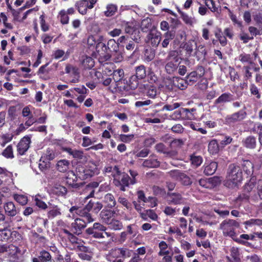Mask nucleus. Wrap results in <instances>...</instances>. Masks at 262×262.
I'll return each instance as SVG.
<instances>
[{
  "label": "nucleus",
  "instance_id": "30",
  "mask_svg": "<svg viewBox=\"0 0 262 262\" xmlns=\"http://www.w3.org/2000/svg\"><path fill=\"white\" fill-rule=\"evenodd\" d=\"M233 100V96L230 93H224L215 100V103L216 104L224 103L231 102Z\"/></svg>",
  "mask_w": 262,
  "mask_h": 262
},
{
  "label": "nucleus",
  "instance_id": "9",
  "mask_svg": "<svg viewBox=\"0 0 262 262\" xmlns=\"http://www.w3.org/2000/svg\"><path fill=\"white\" fill-rule=\"evenodd\" d=\"M76 171L79 173H77L78 177L83 180L89 178L99 173V170L95 165L90 166L89 168H86L82 166L78 167L76 169Z\"/></svg>",
  "mask_w": 262,
  "mask_h": 262
},
{
  "label": "nucleus",
  "instance_id": "6",
  "mask_svg": "<svg viewBox=\"0 0 262 262\" xmlns=\"http://www.w3.org/2000/svg\"><path fill=\"white\" fill-rule=\"evenodd\" d=\"M70 213L68 217L75 219L78 218L77 216L81 217H85L88 222H94L95 220L90 213L85 211V207L81 208L78 206H72L69 210Z\"/></svg>",
  "mask_w": 262,
  "mask_h": 262
},
{
  "label": "nucleus",
  "instance_id": "24",
  "mask_svg": "<svg viewBox=\"0 0 262 262\" xmlns=\"http://www.w3.org/2000/svg\"><path fill=\"white\" fill-rule=\"evenodd\" d=\"M142 165L148 168H156L160 165V162L158 160L156 156L152 155L149 156L147 159L145 160L142 163Z\"/></svg>",
  "mask_w": 262,
  "mask_h": 262
},
{
  "label": "nucleus",
  "instance_id": "50",
  "mask_svg": "<svg viewBox=\"0 0 262 262\" xmlns=\"http://www.w3.org/2000/svg\"><path fill=\"white\" fill-rule=\"evenodd\" d=\"M190 160L191 164L195 167L199 166L203 161L202 158L201 156L195 155L190 156Z\"/></svg>",
  "mask_w": 262,
  "mask_h": 262
},
{
  "label": "nucleus",
  "instance_id": "63",
  "mask_svg": "<svg viewBox=\"0 0 262 262\" xmlns=\"http://www.w3.org/2000/svg\"><path fill=\"white\" fill-rule=\"evenodd\" d=\"M253 126L251 129L252 132L254 133H257L260 135L261 133L262 134V124L259 122H253Z\"/></svg>",
  "mask_w": 262,
  "mask_h": 262
},
{
  "label": "nucleus",
  "instance_id": "51",
  "mask_svg": "<svg viewBox=\"0 0 262 262\" xmlns=\"http://www.w3.org/2000/svg\"><path fill=\"white\" fill-rule=\"evenodd\" d=\"M54 192L59 196H63L67 194V189L64 186L58 185L54 188Z\"/></svg>",
  "mask_w": 262,
  "mask_h": 262
},
{
  "label": "nucleus",
  "instance_id": "40",
  "mask_svg": "<svg viewBox=\"0 0 262 262\" xmlns=\"http://www.w3.org/2000/svg\"><path fill=\"white\" fill-rule=\"evenodd\" d=\"M107 225L109 226L110 229L114 230H119L123 227L122 223L114 218L112 219V221L107 223Z\"/></svg>",
  "mask_w": 262,
  "mask_h": 262
},
{
  "label": "nucleus",
  "instance_id": "62",
  "mask_svg": "<svg viewBox=\"0 0 262 262\" xmlns=\"http://www.w3.org/2000/svg\"><path fill=\"white\" fill-rule=\"evenodd\" d=\"M2 155L6 158H13L14 156L12 146H7L2 152Z\"/></svg>",
  "mask_w": 262,
  "mask_h": 262
},
{
  "label": "nucleus",
  "instance_id": "38",
  "mask_svg": "<svg viewBox=\"0 0 262 262\" xmlns=\"http://www.w3.org/2000/svg\"><path fill=\"white\" fill-rule=\"evenodd\" d=\"M43 196L37 194L33 196L35 205L41 209H46L48 208L47 205L42 201Z\"/></svg>",
  "mask_w": 262,
  "mask_h": 262
},
{
  "label": "nucleus",
  "instance_id": "29",
  "mask_svg": "<svg viewBox=\"0 0 262 262\" xmlns=\"http://www.w3.org/2000/svg\"><path fill=\"white\" fill-rule=\"evenodd\" d=\"M217 164L215 162L205 163L204 165V172L206 175H212L216 170Z\"/></svg>",
  "mask_w": 262,
  "mask_h": 262
},
{
  "label": "nucleus",
  "instance_id": "16",
  "mask_svg": "<svg viewBox=\"0 0 262 262\" xmlns=\"http://www.w3.org/2000/svg\"><path fill=\"white\" fill-rule=\"evenodd\" d=\"M247 114L244 110H240L239 111L234 113L233 114L228 116L226 118V121L230 125L243 120L246 117Z\"/></svg>",
  "mask_w": 262,
  "mask_h": 262
},
{
  "label": "nucleus",
  "instance_id": "34",
  "mask_svg": "<svg viewBox=\"0 0 262 262\" xmlns=\"http://www.w3.org/2000/svg\"><path fill=\"white\" fill-rule=\"evenodd\" d=\"M61 214L60 209L57 206H52L49 207L47 216L49 219H52Z\"/></svg>",
  "mask_w": 262,
  "mask_h": 262
},
{
  "label": "nucleus",
  "instance_id": "58",
  "mask_svg": "<svg viewBox=\"0 0 262 262\" xmlns=\"http://www.w3.org/2000/svg\"><path fill=\"white\" fill-rule=\"evenodd\" d=\"M205 5L212 12L217 10L218 5L213 0H206Z\"/></svg>",
  "mask_w": 262,
  "mask_h": 262
},
{
  "label": "nucleus",
  "instance_id": "52",
  "mask_svg": "<svg viewBox=\"0 0 262 262\" xmlns=\"http://www.w3.org/2000/svg\"><path fill=\"white\" fill-rule=\"evenodd\" d=\"M13 197L14 200L21 205H25L27 203L28 198L25 195L15 194Z\"/></svg>",
  "mask_w": 262,
  "mask_h": 262
},
{
  "label": "nucleus",
  "instance_id": "46",
  "mask_svg": "<svg viewBox=\"0 0 262 262\" xmlns=\"http://www.w3.org/2000/svg\"><path fill=\"white\" fill-rule=\"evenodd\" d=\"M164 39L162 42V46L163 48H167L169 43L170 40H171L173 37L174 35L171 32H167L164 35Z\"/></svg>",
  "mask_w": 262,
  "mask_h": 262
},
{
  "label": "nucleus",
  "instance_id": "47",
  "mask_svg": "<svg viewBox=\"0 0 262 262\" xmlns=\"http://www.w3.org/2000/svg\"><path fill=\"white\" fill-rule=\"evenodd\" d=\"M76 176L74 173L69 174L66 177V184L73 187L77 186V184L76 183Z\"/></svg>",
  "mask_w": 262,
  "mask_h": 262
},
{
  "label": "nucleus",
  "instance_id": "19",
  "mask_svg": "<svg viewBox=\"0 0 262 262\" xmlns=\"http://www.w3.org/2000/svg\"><path fill=\"white\" fill-rule=\"evenodd\" d=\"M137 196L138 202L139 203H150V205H147L150 207H154L157 205L155 198L152 197H148V198H146L144 193L142 190H139L137 192Z\"/></svg>",
  "mask_w": 262,
  "mask_h": 262
},
{
  "label": "nucleus",
  "instance_id": "17",
  "mask_svg": "<svg viewBox=\"0 0 262 262\" xmlns=\"http://www.w3.org/2000/svg\"><path fill=\"white\" fill-rule=\"evenodd\" d=\"M166 199L169 204L174 205L183 204L185 200L181 194L176 192H168Z\"/></svg>",
  "mask_w": 262,
  "mask_h": 262
},
{
  "label": "nucleus",
  "instance_id": "33",
  "mask_svg": "<svg viewBox=\"0 0 262 262\" xmlns=\"http://www.w3.org/2000/svg\"><path fill=\"white\" fill-rule=\"evenodd\" d=\"M244 145L250 149H253L255 148L256 145V138L252 136H249L246 138L243 141Z\"/></svg>",
  "mask_w": 262,
  "mask_h": 262
},
{
  "label": "nucleus",
  "instance_id": "36",
  "mask_svg": "<svg viewBox=\"0 0 262 262\" xmlns=\"http://www.w3.org/2000/svg\"><path fill=\"white\" fill-rule=\"evenodd\" d=\"M136 77L138 79L142 80L145 78L147 75L145 67L143 65H140L135 68Z\"/></svg>",
  "mask_w": 262,
  "mask_h": 262
},
{
  "label": "nucleus",
  "instance_id": "49",
  "mask_svg": "<svg viewBox=\"0 0 262 262\" xmlns=\"http://www.w3.org/2000/svg\"><path fill=\"white\" fill-rule=\"evenodd\" d=\"M58 17L62 24L65 25L69 23V17L68 14H67V12L66 10H61L59 12Z\"/></svg>",
  "mask_w": 262,
  "mask_h": 262
},
{
  "label": "nucleus",
  "instance_id": "11",
  "mask_svg": "<svg viewBox=\"0 0 262 262\" xmlns=\"http://www.w3.org/2000/svg\"><path fill=\"white\" fill-rule=\"evenodd\" d=\"M97 2V0H79L76 2L75 6L81 14L84 15L88 9L94 8Z\"/></svg>",
  "mask_w": 262,
  "mask_h": 262
},
{
  "label": "nucleus",
  "instance_id": "39",
  "mask_svg": "<svg viewBox=\"0 0 262 262\" xmlns=\"http://www.w3.org/2000/svg\"><path fill=\"white\" fill-rule=\"evenodd\" d=\"M159 251L158 255L162 256L164 255L169 254V251L168 249V245L165 241H161L158 244Z\"/></svg>",
  "mask_w": 262,
  "mask_h": 262
},
{
  "label": "nucleus",
  "instance_id": "18",
  "mask_svg": "<svg viewBox=\"0 0 262 262\" xmlns=\"http://www.w3.org/2000/svg\"><path fill=\"white\" fill-rule=\"evenodd\" d=\"M115 214L116 211L115 210L104 208L100 212L99 217L102 223L107 224L112 221Z\"/></svg>",
  "mask_w": 262,
  "mask_h": 262
},
{
  "label": "nucleus",
  "instance_id": "64",
  "mask_svg": "<svg viewBox=\"0 0 262 262\" xmlns=\"http://www.w3.org/2000/svg\"><path fill=\"white\" fill-rule=\"evenodd\" d=\"M134 138V134H121L119 136V139L121 141L125 143H129L132 141Z\"/></svg>",
  "mask_w": 262,
  "mask_h": 262
},
{
  "label": "nucleus",
  "instance_id": "15",
  "mask_svg": "<svg viewBox=\"0 0 262 262\" xmlns=\"http://www.w3.org/2000/svg\"><path fill=\"white\" fill-rule=\"evenodd\" d=\"M96 50L99 55V59L101 61H107L111 57V54L107 52L106 45L102 42L96 44Z\"/></svg>",
  "mask_w": 262,
  "mask_h": 262
},
{
  "label": "nucleus",
  "instance_id": "12",
  "mask_svg": "<svg viewBox=\"0 0 262 262\" xmlns=\"http://www.w3.org/2000/svg\"><path fill=\"white\" fill-rule=\"evenodd\" d=\"M128 39V35H123L119 37L117 42L113 39H110L106 45L107 52L111 53L118 51L119 44L125 43Z\"/></svg>",
  "mask_w": 262,
  "mask_h": 262
},
{
  "label": "nucleus",
  "instance_id": "10",
  "mask_svg": "<svg viewBox=\"0 0 262 262\" xmlns=\"http://www.w3.org/2000/svg\"><path fill=\"white\" fill-rule=\"evenodd\" d=\"M169 173L172 179L180 182L183 185L188 186L192 183L189 176L179 170H171L169 172Z\"/></svg>",
  "mask_w": 262,
  "mask_h": 262
},
{
  "label": "nucleus",
  "instance_id": "44",
  "mask_svg": "<svg viewBox=\"0 0 262 262\" xmlns=\"http://www.w3.org/2000/svg\"><path fill=\"white\" fill-rule=\"evenodd\" d=\"M245 228H248V227H252L254 225L258 226H262V220L258 219H251L248 221H246L244 223Z\"/></svg>",
  "mask_w": 262,
  "mask_h": 262
},
{
  "label": "nucleus",
  "instance_id": "26",
  "mask_svg": "<svg viewBox=\"0 0 262 262\" xmlns=\"http://www.w3.org/2000/svg\"><path fill=\"white\" fill-rule=\"evenodd\" d=\"M70 162L66 159H62L58 161L56 165V168L60 172H66L70 167Z\"/></svg>",
  "mask_w": 262,
  "mask_h": 262
},
{
  "label": "nucleus",
  "instance_id": "43",
  "mask_svg": "<svg viewBox=\"0 0 262 262\" xmlns=\"http://www.w3.org/2000/svg\"><path fill=\"white\" fill-rule=\"evenodd\" d=\"M178 11L180 14L183 20L187 25H192L194 23V19L187 14L181 11L180 9H178Z\"/></svg>",
  "mask_w": 262,
  "mask_h": 262
},
{
  "label": "nucleus",
  "instance_id": "60",
  "mask_svg": "<svg viewBox=\"0 0 262 262\" xmlns=\"http://www.w3.org/2000/svg\"><path fill=\"white\" fill-rule=\"evenodd\" d=\"M117 8L115 5L110 4L106 7V10L104 12L105 15L107 16H112L116 11Z\"/></svg>",
  "mask_w": 262,
  "mask_h": 262
},
{
  "label": "nucleus",
  "instance_id": "21",
  "mask_svg": "<svg viewBox=\"0 0 262 262\" xmlns=\"http://www.w3.org/2000/svg\"><path fill=\"white\" fill-rule=\"evenodd\" d=\"M147 39L150 41L151 45L155 47H157L161 40V33L157 31H151L147 36Z\"/></svg>",
  "mask_w": 262,
  "mask_h": 262
},
{
  "label": "nucleus",
  "instance_id": "8",
  "mask_svg": "<svg viewBox=\"0 0 262 262\" xmlns=\"http://www.w3.org/2000/svg\"><path fill=\"white\" fill-rule=\"evenodd\" d=\"M114 182L117 186L120 187V189L124 191L125 187H128L130 184V178L126 173H121L120 172L118 173L113 174Z\"/></svg>",
  "mask_w": 262,
  "mask_h": 262
},
{
  "label": "nucleus",
  "instance_id": "14",
  "mask_svg": "<svg viewBox=\"0 0 262 262\" xmlns=\"http://www.w3.org/2000/svg\"><path fill=\"white\" fill-rule=\"evenodd\" d=\"M65 72L72 77L70 82L77 83L79 81L80 71L77 67L68 64L65 68Z\"/></svg>",
  "mask_w": 262,
  "mask_h": 262
},
{
  "label": "nucleus",
  "instance_id": "1",
  "mask_svg": "<svg viewBox=\"0 0 262 262\" xmlns=\"http://www.w3.org/2000/svg\"><path fill=\"white\" fill-rule=\"evenodd\" d=\"M226 182V186L229 188L237 186L243 180V172L241 168L237 165H229Z\"/></svg>",
  "mask_w": 262,
  "mask_h": 262
},
{
  "label": "nucleus",
  "instance_id": "53",
  "mask_svg": "<svg viewBox=\"0 0 262 262\" xmlns=\"http://www.w3.org/2000/svg\"><path fill=\"white\" fill-rule=\"evenodd\" d=\"M186 79L188 82V84H192L194 82L197 81L198 78V74L196 72L192 71L186 77Z\"/></svg>",
  "mask_w": 262,
  "mask_h": 262
},
{
  "label": "nucleus",
  "instance_id": "7",
  "mask_svg": "<svg viewBox=\"0 0 262 262\" xmlns=\"http://www.w3.org/2000/svg\"><path fill=\"white\" fill-rule=\"evenodd\" d=\"M63 232L67 234V238L72 245L73 247H72L71 249L75 250L77 249L82 252H86L88 251V248L83 246L84 242L83 241L79 239L67 229H64Z\"/></svg>",
  "mask_w": 262,
  "mask_h": 262
},
{
  "label": "nucleus",
  "instance_id": "5",
  "mask_svg": "<svg viewBox=\"0 0 262 262\" xmlns=\"http://www.w3.org/2000/svg\"><path fill=\"white\" fill-rule=\"evenodd\" d=\"M107 228L100 223H95L93 227L89 228L86 230V232L89 235L95 238H104L105 235L107 237L113 238L114 233L106 232Z\"/></svg>",
  "mask_w": 262,
  "mask_h": 262
},
{
  "label": "nucleus",
  "instance_id": "31",
  "mask_svg": "<svg viewBox=\"0 0 262 262\" xmlns=\"http://www.w3.org/2000/svg\"><path fill=\"white\" fill-rule=\"evenodd\" d=\"M55 158L54 150L52 148H47L42 154L41 157V160H45L50 163Z\"/></svg>",
  "mask_w": 262,
  "mask_h": 262
},
{
  "label": "nucleus",
  "instance_id": "28",
  "mask_svg": "<svg viewBox=\"0 0 262 262\" xmlns=\"http://www.w3.org/2000/svg\"><path fill=\"white\" fill-rule=\"evenodd\" d=\"M11 230L7 228V225H3L0 227V241H7L9 240L12 235Z\"/></svg>",
  "mask_w": 262,
  "mask_h": 262
},
{
  "label": "nucleus",
  "instance_id": "3",
  "mask_svg": "<svg viewBox=\"0 0 262 262\" xmlns=\"http://www.w3.org/2000/svg\"><path fill=\"white\" fill-rule=\"evenodd\" d=\"M181 62V58L178 52L170 51L165 59V70L170 75H174L177 73L178 69Z\"/></svg>",
  "mask_w": 262,
  "mask_h": 262
},
{
  "label": "nucleus",
  "instance_id": "2",
  "mask_svg": "<svg viewBox=\"0 0 262 262\" xmlns=\"http://www.w3.org/2000/svg\"><path fill=\"white\" fill-rule=\"evenodd\" d=\"M239 223L232 219L224 220L220 225V229L222 231L224 236L231 238L234 242L237 238L236 229L239 227Z\"/></svg>",
  "mask_w": 262,
  "mask_h": 262
},
{
  "label": "nucleus",
  "instance_id": "20",
  "mask_svg": "<svg viewBox=\"0 0 262 262\" xmlns=\"http://www.w3.org/2000/svg\"><path fill=\"white\" fill-rule=\"evenodd\" d=\"M31 139L29 137H24L18 143L17 145V151L20 155H24L28 149Z\"/></svg>",
  "mask_w": 262,
  "mask_h": 262
},
{
  "label": "nucleus",
  "instance_id": "41",
  "mask_svg": "<svg viewBox=\"0 0 262 262\" xmlns=\"http://www.w3.org/2000/svg\"><path fill=\"white\" fill-rule=\"evenodd\" d=\"M230 256L233 258L234 262H239L240 261V252L237 247H232L230 249Z\"/></svg>",
  "mask_w": 262,
  "mask_h": 262
},
{
  "label": "nucleus",
  "instance_id": "37",
  "mask_svg": "<svg viewBox=\"0 0 262 262\" xmlns=\"http://www.w3.org/2000/svg\"><path fill=\"white\" fill-rule=\"evenodd\" d=\"M81 64L85 69H91L94 66L95 62L92 57L84 56L82 57Z\"/></svg>",
  "mask_w": 262,
  "mask_h": 262
},
{
  "label": "nucleus",
  "instance_id": "59",
  "mask_svg": "<svg viewBox=\"0 0 262 262\" xmlns=\"http://www.w3.org/2000/svg\"><path fill=\"white\" fill-rule=\"evenodd\" d=\"M220 179L219 177H213L208 178V183L209 185V189H212L220 183Z\"/></svg>",
  "mask_w": 262,
  "mask_h": 262
},
{
  "label": "nucleus",
  "instance_id": "25",
  "mask_svg": "<svg viewBox=\"0 0 262 262\" xmlns=\"http://www.w3.org/2000/svg\"><path fill=\"white\" fill-rule=\"evenodd\" d=\"M62 149L63 151L72 156L73 158L82 159L83 157V152L81 150L72 149L70 147H62Z\"/></svg>",
  "mask_w": 262,
  "mask_h": 262
},
{
  "label": "nucleus",
  "instance_id": "55",
  "mask_svg": "<svg viewBox=\"0 0 262 262\" xmlns=\"http://www.w3.org/2000/svg\"><path fill=\"white\" fill-rule=\"evenodd\" d=\"M239 60L243 63L252 64V59L251 55L248 54H241L239 56Z\"/></svg>",
  "mask_w": 262,
  "mask_h": 262
},
{
  "label": "nucleus",
  "instance_id": "61",
  "mask_svg": "<svg viewBox=\"0 0 262 262\" xmlns=\"http://www.w3.org/2000/svg\"><path fill=\"white\" fill-rule=\"evenodd\" d=\"M196 47V51L194 52L195 55L197 57H205L206 54V51L204 46L199 45Z\"/></svg>",
  "mask_w": 262,
  "mask_h": 262
},
{
  "label": "nucleus",
  "instance_id": "48",
  "mask_svg": "<svg viewBox=\"0 0 262 262\" xmlns=\"http://www.w3.org/2000/svg\"><path fill=\"white\" fill-rule=\"evenodd\" d=\"M242 165L244 170L248 174H250L253 172V164L251 161L249 160L244 161Z\"/></svg>",
  "mask_w": 262,
  "mask_h": 262
},
{
  "label": "nucleus",
  "instance_id": "22",
  "mask_svg": "<svg viewBox=\"0 0 262 262\" xmlns=\"http://www.w3.org/2000/svg\"><path fill=\"white\" fill-rule=\"evenodd\" d=\"M102 207L103 205L101 203L99 202H93L91 200L85 206V209L87 213H90V211L92 210L94 213H98Z\"/></svg>",
  "mask_w": 262,
  "mask_h": 262
},
{
  "label": "nucleus",
  "instance_id": "57",
  "mask_svg": "<svg viewBox=\"0 0 262 262\" xmlns=\"http://www.w3.org/2000/svg\"><path fill=\"white\" fill-rule=\"evenodd\" d=\"M188 84L186 79H183L182 78L178 79L177 81L174 82V85L181 90L186 89Z\"/></svg>",
  "mask_w": 262,
  "mask_h": 262
},
{
  "label": "nucleus",
  "instance_id": "27",
  "mask_svg": "<svg viewBox=\"0 0 262 262\" xmlns=\"http://www.w3.org/2000/svg\"><path fill=\"white\" fill-rule=\"evenodd\" d=\"M103 202L105 204V207L107 208H113L116 205V201L114 195L109 193L104 195Z\"/></svg>",
  "mask_w": 262,
  "mask_h": 262
},
{
  "label": "nucleus",
  "instance_id": "23",
  "mask_svg": "<svg viewBox=\"0 0 262 262\" xmlns=\"http://www.w3.org/2000/svg\"><path fill=\"white\" fill-rule=\"evenodd\" d=\"M144 94L148 98L155 99L157 98L159 91L157 88L154 85H145Z\"/></svg>",
  "mask_w": 262,
  "mask_h": 262
},
{
  "label": "nucleus",
  "instance_id": "54",
  "mask_svg": "<svg viewBox=\"0 0 262 262\" xmlns=\"http://www.w3.org/2000/svg\"><path fill=\"white\" fill-rule=\"evenodd\" d=\"M39 258L41 262H48L51 259V256L49 252L42 250L40 252Z\"/></svg>",
  "mask_w": 262,
  "mask_h": 262
},
{
  "label": "nucleus",
  "instance_id": "4",
  "mask_svg": "<svg viewBox=\"0 0 262 262\" xmlns=\"http://www.w3.org/2000/svg\"><path fill=\"white\" fill-rule=\"evenodd\" d=\"M132 250L126 248H119L111 249L106 255L108 262H124V259L129 257Z\"/></svg>",
  "mask_w": 262,
  "mask_h": 262
},
{
  "label": "nucleus",
  "instance_id": "42",
  "mask_svg": "<svg viewBox=\"0 0 262 262\" xmlns=\"http://www.w3.org/2000/svg\"><path fill=\"white\" fill-rule=\"evenodd\" d=\"M53 56L55 59H59L63 57L62 60H65L68 58L69 54H68V52L66 54L63 50L57 49L54 51Z\"/></svg>",
  "mask_w": 262,
  "mask_h": 262
},
{
  "label": "nucleus",
  "instance_id": "13",
  "mask_svg": "<svg viewBox=\"0 0 262 262\" xmlns=\"http://www.w3.org/2000/svg\"><path fill=\"white\" fill-rule=\"evenodd\" d=\"M88 222L85 217L76 218L71 224V230L74 233L79 234L81 231L85 228L87 224L92 223Z\"/></svg>",
  "mask_w": 262,
  "mask_h": 262
},
{
  "label": "nucleus",
  "instance_id": "35",
  "mask_svg": "<svg viewBox=\"0 0 262 262\" xmlns=\"http://www.w3.org/2000/svg\"><path fill=\"white\" fill-rule=\"evenodd\" d=\"M220 148H222L221 145H219L215 139L212 140L208 144V151L212 155L218 153Z\"/></svg>",
  "mask_w": 262,
  "mask_h": 262
},
{
  "label": "nucleus",
  "instance_id": "32",
  "mask_svg": "<svg viewBox=\"0 0 262 262\" xmlns=\"http://www.w3.org/2000/svg\"><path fill=\"white\" fill-rule=\"evenodd\" d=\"M4 209L6 213L10 216H14L17 214V210L14 203L9 202L4 205Z\"/></svg>",
  "mask_w": 262,
  "mask_h": 262
},
{
  "label": "nucleus",
  "instance_id": "56",
  "mask_svg": "<svg viewBox=\"0 0 262 262\" xmlns=\"http://www.w3.org/2000/svg\"><path fill=\"white\" fill-rule=\"evenodd\" d=\"M146 77L148 82L150 83H155L158 81V77L151 70L147 71Z\"/></svg>",
  "mask_w": 262,
  "mask_h": 262
},
{
  "label": "nucleus",
  "instance_id": "45",
  "mask_svg": "<svg viewBox=\"0 0 262 262\" xmlns=\"http://www.w3.org/2000/svg\"><path fill=\"white\" fill-rule=\"evenodd\" d=\"M124 73L122 69H118L114 70L113 72V77L115 82H118L121 80L124 77Z\"/></svg>",
  "mask_w": 262,
  "mask_h": 262
}]
</instances>
